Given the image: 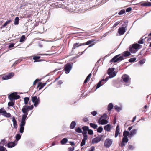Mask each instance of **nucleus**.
I'll use <instances>...</instances> for the list:
<instances>
[{"label":"nucleus","instance_id":"nucleus-1","mask_svg":"<svg viewBox=\"0 0 151 151\" xmlns=\"http://www.w3.org/2000/svg\"><path fill=\"white\" fill-rule=\"evenodd\" d=\"M120 54H119L114 56L110 61V62L116 63L118 62H119L124 59L123 56H121L119 57Z\"/></svg>","mask_w":151,"mask_h":151},{"label":"nucleus","instance_id":"nucleus-2","mask_svg":"<svg viewBox=\"0 0 151 151\" xmlns=\"http://www.w3.org/2000/svg\"><path fill=\"white\" fill-rule=\"evenodd\" d=\"M31 99L32 101L34 104V106H37L40 102V97L36 96H32Z\"/></svg>","mask_w":151,"mask_h":151},{"label":"nucleus","instance_id":"nucleus-3","mask_svg":"<svg viewBox=\"0 0 151 151\" xmlns=\"http://www.w3.org/2000/svg\"><path fill=\"white\" fill-rule=\"evenodd\" d=\"M33 107L34 106L33 105H31L30 106L25 105L23 106L22 109V112L24 114H28V111H29V110H32Z\"/></svg>","mask_w":151,"mask_h":151},{"label":"nucleus","instance_id":"nucleus-4","mask_svg":"<svg viewBox=\"0 0 151 151\" xmlns=\"http://www.w3.org/2000/svg\"><path fill=\"white\" fill-rule=\"evenodd\" d=\"M20 96L18 95L17 93H11L8 96L10 101H12L14 100L20 98Z\"/></svg>","mask_w":151,"mask_h":151},{"label":"nucleus","instance_id":"nucleus-5","mask_svg":"<svg viewBox=\"0 0 151 151\" xmlns=\"http://www.w3.org/2000/svg\"><path fill=\"white\" fill-rule=\"evenodd\" d=\"M122 80L123 81V83H129L131 82V78L127 75L125 74L123 75L121 78Z\"/></svg>","mask_w":151,"mask_h":151},{"label":"nucleus","instance_id":"nucleus-6","mask_svg":"<svg viewBox=\"0 0 151 151\" xmlns=\"http://www.w3.org/2000/svg\"><path fill=\"white\" fill-rule=\"evenodd\" d=\"M72 66L70 63H67L64 66V70L66 74L69 73L72 68Z\"/></svg>","mask_w":151,"mask_h":151},{"label":"nucleus","instance_id":"nucleus-7","mask_svg":"<svg viewBox=\"0 0 151 151\" xmlns=\"http://www.w3.org/2000/svg\"><path fill=\"white\" fill-rule=\"evenodd\" d=\"M112 140L110 139H107L105 140L104 143V147L106 148H109L112 145Z\"/></svg>","mask_w":151,"mask_h":151},{"label":"nucleus","instance_id":"nucleus-8","mask_svg":"<svg viewBox=\"0 0 151 151\" xmlns=\"http://www.w3.org/2000/svg\"><path fill=\"white\" fill-rule=\"evenodd\" d=\"M103 137L102 135H100L97 137L93 139L92 141L93 143H97L101 141Z\"/></svg>","mask_w":151,"mask_h":151},{"label":"nucleus","instance_id":"nucleus-9","mask_svg":"<svg viewBox=\"0 0 151 151\" xmlns=\"http://www.w3.org/2000/svg\"><path fill=\"white\" fill-rule=\"evenodd\" d=\"M129 139L127 137H124L122 139V141L120 145V146L123 147H124L126 143L128 141Z\"/></svg>","mask_w":151,"mask_h":151},{"label":"nucleus","instance_id":"nucleus-10","mask_svg":"<svg viewBox=\"0 0 151 151\" xmlns=\"http://www.w3.org/2000/svg\"><path fill=\"white\" fill-rule=\"evenodd\" d=\"M107 78H106V79H103L101 81H99L97 85L96 86V89H97L100 87L101 85H103L107 81L106 79Z\"/></svg>","mask_w":151,"mask_h":151},{"label":"nucleus","instance_id":"nucleus-11","mask_svg":"<svg viewBox=\"0 0 151 151\" xmlns=\"http://www.w3.org/2000/svg\"><path fill=\"white\" fill-rule=\"evenodd\" d=\"M108 121L106 119H102L101 118H99L98 121V123L99 124L105 125L108 123Z\"/></svg>","mask_w":151,"mask_h":151},{"label":"nucleus","instance_id":"nucleus-12","mask_svg":"<svg viewBox=\"0 0 151 151\" xmlns=\"http://www.w3.org/2000/svg\"><path fill=\"white\" fill-rule=\"evenodd\" d=\"M126 29L124 27H120L118 29V32L120 35L124 34L126 32Z\"/></svg>","mask_w":151,"mask_h":151},{"label":"nucleus","instance_id":"nucleus-13","mask_svg":"<svg viewBox=\"0 0 151 151\" xmlns=\"http://www.w3.org/2000/svg\"><path fill=\"white\" fill-rule=\"evenodd\" d=\"M141 4L140 6L143 7L151 6V2H143L140 3Z\"/></svg>","mask_w":151,"mask_h":151},{"label":"nucleus","instance_id":"nucleus-14","mask_svg":"<svg viewBox=\"0 0 151 151\" xmlns=\"http://www.w3.org/2000/svg\"><path fill=\"white\" fill-rule=\"evenodd\" d=\"M25 124V123L20 122V128L19 129V132L21 133H23L24 132V126Z\"/></svg>","mask_w":151,"mask_h":151},{"label":"nucleus","instance_id":"nucleus-15","mask_svg":"<svg viewBox=\"0 0 151 151\" xmlns=\"http://www.w3.org/2000/svg\"><path fill=\"white\" fill-rule=\"evenodd\" d=\"M120 129L119 128V125H117L116 127L115 134V137L116 138L118 135L120 134Z\"/></svg>","mask_w":151,"mask_h":151},{"label":"nucleus","instance_id":"nucleus-16","mask_svg":"<svg viewBox=\"0 0 151 151\" xmlns=\"http://www.w3.org/2000/svg\"><path fill=\"white\" fill-rule=\"evenodd\" d=\"M132 46L135 50H137V49H140L142 47V46L141 45L137 43L134 44Z\"/></svg>","mask_w":151,"mask_h":151},{"label":"nucleus","instance_id":"nucleus-17","mask_svg":"<svg viewBox=\"0 0 151 151\" xmlns=\"http://www.w3.org/2000/svg\"><path fill=\"white\" fill-rule=\"evenodd\" d=\"M137 129H136L131 131L129 135V137L131 138L133 135L137 133Z\"/></svg>","mask_w":151,"mask_h":151},{"label":"nucleus","instance_id":"nucleus-18","mask_svg":"<svg viewBox=\"0 0 151 151\" xmlns=\"http://www.w3.org/2000/svg\"><path fill=\"white\" fill-rule=\"evenodd\" d=\"M111 125L110 124H108L104 127V129L106 131L109 132L111 129Z\"/></svg>","mask_w":151,"mask_h":151},{"label":"nucleus","instance_id":"nucleus-19","mask_svg":"<svg viewBox=\"0 0 151 151\" xmlns=\"http://www.w3.org/2000/svg\"><path fill=\"white\" fill-rule=\"evenodd\" d=\"M28 4H30L27 1H23L20 4V8L22 9L23 7L27 6Z\"/></svg>","mask_w":151,"mask_h":151},{"label":"nucleus","instance_id":"nucleus-20","mask_svg":"<svg viewBox=\"0 0 151 151\" xmlns=\"http://www.w3.org/2000/svg\"><path fill=\"white\" fill-rule=\"evenodd\" d=\"M46 84V83H42L41 82H39L38 83L37 87H39V90L42 89Z\"/></svg>","mask_w":151,"mask_h":151},{"label":"nucleus","instance_id":"nucleus-21","mask_svg":"<svg viewBox=\"0 0 151 151\" xmlns=\"http://www.w3.org/2000/svg\"><path fill=\"white\" fill-rule=\"evenodd\" d=\"M27 114H24L22 116V117L21 122L26 123V119L27 116Z\"/></svg>","mask_w":151,"mask_h":151},{"label":"nucleus","instance_id":"nucleus-22","mask_svg":"<svg viewBox=\"0 0 151 151\" xmlns=\"http://www.w3.org/2000/svg\"><path fill=\"white\" fill-rule=\"evenodd\" d=\"M131 53L130 52L128 51H125L123 52L122 55L123 57H127L130 55Z\"/></svg>","mask_w":151,"mask_h":151},{"label":"nucleus","instance_id":"nucleus-23","mask_svg":"<svg viewBox=\"0 0 151 151\" xmlns=\"http://www.w3.org/2000/svg\"><path fill=\"white\" fill-rule=\"evenodd\" d=\"M12 121L13 122V125L14 127V128L16 129L17 128V121L14 117L12 118Z\"/></svg>","mask_w":151,"mask_h":151},{"label":"nucleus","instance_id":"nucleus-24","mask_svg":"<svg viewBox=\"0 0 151 151\" xmlns=\"http://www.w3.org/2000/svg\"><path fill=\"white\" fill-rule=\"evenodd\" d=\"M76 124V122L75 121H72L70 125V128L71 129H74L75 127Z\"/></svg>","mask_w":151,"mask_h":151},{"label":"nucleus","instance_id":"nucleus-25","mask_svg":"<svg viewBox=\"0 0 151 151\" xmlns=\"http://www.w3.org/2000/svg\"><path fill=\"white\" fill-rule=\"evenodd\" d=\"M16 144L14 142H10L7 144V146L8 147L12 148L15 146Z\"/></svg>","mask_w":151,"mask_h":151},{"label":"nucleus","instance_id":"nucleus-26","mask_svg":"<svg viewBox=\"0 0 151 151\" xmlns=\"http://www.w3.org/2000/svg\"><path fill=\"white\" fill-rule=\"evenodd\" d=\"M82 43H76L74 44L73 45V47L72 48V49H76V47H78L80 46L83 45H82Z\"/></svg>","mask_w":151,"mask_h":151},{"label":"nucleus","instance_id":"nucleus-27","mask_svg":"<svg viewBox=\"0 0 151 151\" xmlns=\"http://www.w3.org/2000/svg\"><path fill=\"white\" fill-rule=\"evenodd\" d=\"M132 46H130L129 47V50L130 51V52H131L132 53H135L137 51V50H135Z\"/></svg>","mask_w":151,"mask_h":151},{"label":"nucleus","instance_id":"nucleus-28","mask_svg":"<svg viewBox=\"0 0 151 151\" xmlns=\"http://www.w3.org/2000/svg\"><path fill=\"white\" fill-rule=\"evenodd\" d=\"M89 125L91 127L94 129H96L98 127L97 125L95 123H90Z\"/></svg>","mask_w":151,"mask_h":151},{"label":"nucleus","instance_id":"nucleus-29","mask_svg":"<svg viewBox=\"0 0 151 151\" xmlns=\"http://www.w3.org/2000/svg\"><path fill=\"white\" fill-rule=\"evenodd\" d=\"M22 61V60L20 59H18L12 65V67H15L21 61Z\"/></svg>","mask_w":151,"mask_h":151},{"label":"nucleus","instance_id":"nucleus-30","mask_svg":"<svg viewBox=\"0 0 151 151\" xmlns=\"http://www.w3.org/2000/svg\"><path fill=\"white\" fill-rule=\"evenodd\" d=\"M129 134L130 133L128 131L125 130L123 133V136L124 137H127V136H129Z\"/></svg>","mask_w":151,"mask_h":151},{"label":"nucleus","instance_id":"nucleus-31","mask_svg":"<svg viewBox=\"0 0 151 151\" xmlns=\"http://www.w3.org/2000/svg\"><path fill=\"white\" fill-rule=\"evenodd\" d=\"M11 22V20H9L6 21L5 23L2 26L1 28L5 27L8 24L10 23Z\"/></svg>","mask_w":151,"mask_h":151},{"label":"nucleus","instance_id":"nucleus-32","mask_svg":"<svg viewBox=\"0 0 151 151\" xmlns=\"http://www.w3.org/2000/svg\"><path fill=\"white\" fill-rule=\"evenodd\" d=\"M91 73H90L87 77L86 78L85 80L84 83H86L88 81H89V79L91 77Z\"/></svg>","mask_w":151,"mask_h":151},{"label":"nucleus","instance_id":"nucleus-33","mask_svg":"<svg viewBox=\"0 0 151 151\" xmlns=\"http://www.w3.org/2000/svg\"><path fill=\"white\" fill-rule=\"evenodd\" d=\"M94 40H90L89 41H87L86 42V43H82V45H90L92 43V42L94 41Z\"/></svg>","mask_w":151,"mask_h":151},{"label":"nucleus","instance_id":"nucleus-34","mask_svg":"<svg viewBox=\"0 0 151 151\" xmlns=\"http://www.w3.org/2000/svg\"><path fill=\"white\" fill-rule=\"evenodd\" d=\"M87 139L88 138L83 137L81 143L80 145L81 146H83L85 144L86 141L87 140Z\"/></svg>","mask_w":151,"mask_h":151},{"label":"nucleus","instance_id":"nucleus-35","mask_svg":"<svg viewBox=\"0 0 151 151\" xmlns=\"http://www.w3.org/2000/svg\"><path fill=\"white\" fill-rule=\"evenodd\" d=\"M68 141V139L66 138L63 139L60 141V143L63 145L66 143Z\"/></svg>","mask_w":151,"mask_h":151},{"label":"nucleus","instance_id":"nucleus-36","mask_svg":"<svg viewBox=\"0 0 151 151\" xmlns=\"http://www.w3.org/2000/svg\"><path fill=\"white\" fill-rule=\"evenodd\" d=\"M113 107L114 106L113 104L111 103H110L108 106V111H111L113 108Z\"/></svg>","mask_w":151,"mask_h":151},{"label":"nucleus","instance_id":"nucleus-37","mask_svg":"<svg viewBox=\"0 0 151 151\" xmlns=\"http://www.w3.org/2000/svg\"><path fill=\"white\" fill-rule=\"evenodd\" d=\"M24 104L27 105L29 100V98L28 97H26L24 98Z\"/></svg>","mask_w":151,"mask_h":151},{"label":"nucleus","instance_id":"nucleus-38","mask_svg":"<svg viewBox=\"0 0 151 151\" xmlns=\"http://www.w3.org/2000/svg\"><path fill=\"white\" fill-rule=\"evenodd\" d=\"M19 22V18L18 17H17L15 18L14 20V24L15 25H17Z\"/></svg>","mask_w":151,"mask_h":151},{"label":"nucleus","instance_id":"nucleus-39","mask_svg":"<svg viewBox=\"0 0 151 151\" xmlns=\"http://www.w3.org/2000/svg\"><path fill=\"white\" fill-rule=\"evenodd\" d=\"M26 39L25 36L24 35H23L21 36V38H20L19 42H22L24 41Z\"/></svg>","mask_w":151,"mask_h":151},{"label":"nucleus","instance_id":"nucleus-40","mask_svg":"<svg viewBox=\"0 0 151 151\" xmlns=\"http://www.w3.org/2000/svg\"><path fill=\"white\" fill-rule=\"evenodd\" d=\"M114 68H113L109 69L108 70V71H107V73H108V74H111V73L114 72Z\"/></svg>","mask_w":151,"mask_h":151},{"label":"nucleus","instance_id":"nucleus-41","mask_svg":"<svg viewBox=\"0 0 151 151\" xmlns=\"http://www.w3.org/2000/svg\"><path fill=\"white\" fill-rule=\"evenodd\" d=\"M109 75V78H111L115 76L116 75V74L115 72L114 71Z\"/></svg>","mask_w":151,"mask_h":151},{"label":"nucleus","instance_id":"nucleus-42","mask_svg":"<svg viewBox=\"0 0 151 151\" xmlns=\"http://www.w3.org/2000/svg\"><path fill=\"white\" fill-rule=\"evenodd\" d=\"M83 131H87L89 129V127L88 126H84L82 127Z\"/></svg>","mask_w":151,"mask_h":151},{"label":"nucleus","instance_id":"nucleus-43","mask_svg":"<svg viewBox=\"0 0 151 151\" xmlns=\"http://www.w3.org/2000/svg\"><path fill=\"white\" fill-rule=\"evenodd\" d=\"M7 75L9 79L12 78L14 76V73L12 72L10 73Z\"/></svg>","mask_w":151,"mask_h":151},{"label":"nucleus","instance_id":"nucleus-44","mask_svg":"<svg viewBox=\"0 0 151 151\" xmlns=\"http://www.w3.org/2000/svg\"><path fill=\"white\" fill-rule=\"evenodd\" d=\"M81 133H82L84 137L88 138V136L87 135V131H83V132L82 131V132Z\"/></svg>","mask_w":151,"mask_h":151},{"label":"nucleus","instance_id":"nucleus-45","mask_svg":"<svg viewBox=\"0 0 151 151\" xmlns=\"http://www.w3.org/2000/svg\"><path fill=\"white\" fill-rule=\"evenodd\" d=\"M3 116L9 118L10 117L11 114L10 113H7L6 111Z\"/></svg>","mask_w":151,"mask_h":151},{"label":"nucleus","instance_id":"nucleus-46","mask_svg":"<svg viewBox=\"0 0 151 151\" xmlns=\"http://www.w3.org/2000/svg\"><path fill=\"white\" fill-rule=\"evenodd\" d=\"M103 130V128L101 126L99 127L97 129V132L99 133H101Z\"/></svg>","mask_w":151,"mask_h":151},{"label":"nucleus","instance_id":"nucleus-47","mask_svg":"<svg viewBox=\"0 0 151 151\" xmlns=\"http://www.w3.org/2000/svg\"><path fill=\"white\" fill-rule=\"evenodd\" d=\"M107 118V116L106 113L104 114L100 118L102 119H106Z\"/></svg>","mask_w":151,"mask_h":151},{"label":"nucleus","instance_id":"nucleus-48","mask_svg":"<svg viewBox=\"0 0 151 151\" xmlns=\"http://www.w3.org/2000/svg\"><path fill=\"white\" fill-rule=\"evenodd\" d=\"M76 131L78 133H80L82 132V131L81 128L79 127L76 128Z\"/></svg>","mask_w":151,"mask_h":151},{"label":"nucleus","instance_id":"nucleus-49","mask_svg":"<svg viewBox=\"0 0 151 151\" xmlns=\"http://www.w3.org/2000/svg\"><path fill=\"white\" fill-rule=\"evenodd\" d=\"M21 137V135L20 134H17L16 136V139L17 141L19 140Z\"/></svg>","mask_w":151,"mask_h":151},{"label":"nucleus","instance_id":"nucleus-50","mask_svg":"<svg viewBox=\"0 0 151 151\" xmlns=\"http://www.w3.org/2000/svg\"><path fill=\"white\" fill-rule=\"evenodd\" d=\"M6 111L4 110V108H1L0 109V113L2 114V115H3L4 113H6Z\"/></svg>","mask_w":151,"mask_h":151},{"label":"nucleus","instance_id":"nucleus-51","mask_svg":"<svg viewBox=\"0 0 151 151\" xmlns=\"http://www.w3.org/2000/svg\"><path fill=\"white\" fill-rule=\"evenodd\" d=\"M8 105L10 106H13L14 105V103L12 101L9 102L8 104Z\"/></svg>","mask_w":151,"mask_h":151},{"label":"nucleus","instance_id":"nucleus-52","mask_svg":"<svg viewBox=\"0 0 151 151\" xmlns=\"http://www.w3.org/2000/svg\"><path fill=\"white\" fill-rule=\"evenodd\" d=\"M136 60V58H132L129 59V62H132L135 61Z\"/></svg>","mask_w":151,"mask_h":151},{"label":"nucleus","instance_id":"nucleus-53","mask_svg":"<svg viewBox=\"0 0 151 151\" xmlns=\"http://www.w3.org/2000/svg\"><path fill=\"white\" fill-rule=\"evenodd\" d=\"M114 108L115 109L118 111H119L121 109L120 108L118 107L117 105H115L114 106Z\"/></svg>","mask_w":151,"mask_h":151},{"label":"nucleus","instance_id":"nucleus-54","mask_svg":"<svg viewBox=\"0 0 151 151\" xmlns=\"http://www.w3.org/2000/svg\"><path fill=\"white\" fill-rule=\"evenodd\" d=\"M40 57V56H34L33 58V60H39Z\"/></svg>","mask_w":151,"mask_h":151},{"label":"nucleus","instance_id":"nucleus-55","mask_svg":"<svg viewBox=\"0 0 151 151\" xmlns=\"http://www.w3.org/2000/svg\"><path fill=\"white\" fill-rule=\"evenodd\" d=\"M0 151H7V150L4 147L0 146Z\"/></svg>","mask_w":151,"mask_h":151},{"label":"nucleus","instance_id":"nucleus-56","mask_svg":"<svg viewBox=\"0 0 151 151\" xmlns=\"http://www.w3.org/2000/svg\"><path fill=\"white\" fill-rule=\"evenodd\" d=\"M88 133L89 135H92L93 134V131L91 129H89L88 131Z\"/></svg>","mask_w":151,"mask_h":151},{"label":"nucleus","instance_id":"nucleus-57","mask_svg":"<svg viewBox=\"0 0 151 151\" xmlns=\"http://www.w3.org/2000/svg\"><path fill=\"white\" fill-rule=\"evenodd\" d=\"M125 11L124 10H122L118 13V14L119 15L125 13Z\"/></svg>","mask_w":151,"mask_h":151},{"label":"nucleus","instance_id":"nucleus-58","mask_svg":"<svg viewBox=\"0 0 151 151\" xmlns=\"http://www.w3.org/2000/svg\"><path fill=\"white\" fill-rule=\"evenodd\" d=\"M74 150V148L73 147H71L68 149V151H73Z\"/></svg>","mask_w":151,"mask_h":151},{"label":"nucleus","instance_id":"nucleus-59","mask_svg":"<svg viewBox=\"0 0 151 151\" xmlns=\"http://www.w3.org/2000/svg\"><path fill=\"white\" fill-rule=\"evenodd\" d=\"M2 79L3 80H7L9 79L7 75L3 76L2 77Z\"/></svg>","mask_w":151,"mask_h":151},{"label":"nucleus","instance_id":"nucleus-60","mask_svg":"<svg viewBox=\"0 0 151 151\" xmlns=\"http://www.w3.org/2000/svg\"><path fill=\"white\" fill-rule=\"evenodd\" d=\"M120 22V21H118L117 22H116L114 24V25L113 26V28H114L116 26L119 24Z\"/></svg>","mask_w":151,"mask_h":151},{"label":"nucleus","instance_id":"nucleus-61","mask_svg":"<svg viewBox=\"0 0 151 151\" xmlns=\"http://www.w3.org/2000/svg\"><path fill=\"white\" fill-rule=\"evenodd\" d=\"M144 40L143 39H141V40H139L138 42L139 44H143L144 43Z\"/></svg>","mask_w":151,"mask_h":151},{"label":"nucleus","instance_id":"nucleus-62","mask_svg":"<svg viewBox=\"0 0 151 151\" xmlns=\"http://www.w3.org/2000/svg\"><path fill=\"white\" fill-rule=\"evenodd\" d=\"M91 114L92 115L94 116L96 115L97 114V112L96 111H93L91 112Z\"/></svg>","mask_w":151,"mask_h":151},{"label":"nucleus","instance_id":"nucleus-63","mask_svg":"<svg viewBox=\"0 0 151 151\" xmlns=\"http://www.w3.org/2000/svg\"><path fill=\"white\" fill-rule=\"evenodd\" d=\"M128 149L129 150H132L133 149L134 147L132 145H130L129 146Z\"/></svg>","mask_w":151,"mask_h":151},{"label":"nucleus","instance_id":"nucleus-64","mask_svg":"<svg viewBox=\"0 0 151 151\" xmlns=\"http://www.w3.org/2000/svg\"><path fill=\"white\" fill-rule=\"evenodd\" d=\"M132 9L131 7H129L127 8L126 9V12H129Z\"/></svg>","mask_w":151,"mask_h":151}]
</instances>
